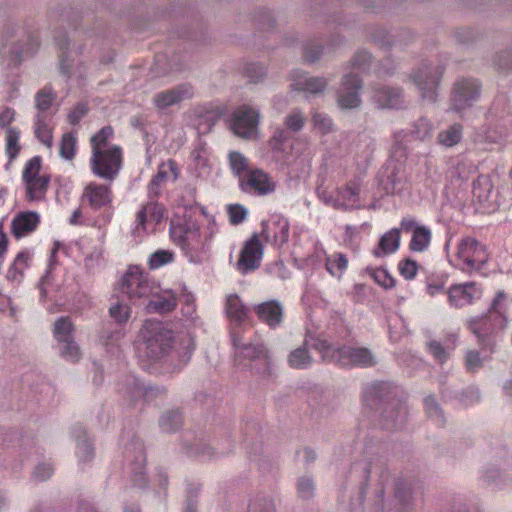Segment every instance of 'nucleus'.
<instances>
[{
	"mask_svg": "<svg viewBox=\"0 0 512 512\" xmlns=\"http://www.w3.org/2000/svg\"><path fill=\"white\" fill-rule=\"evenodd\" d=\"M84 198H86L89 204L95 209L107 206L111 202L108 187L102 185H88L84 191Z\"/></svg>",
	"mask_w": 512,
	"mask_h": 512,
	"instance_id": "nucleus-10",
	"label": "nucleus"
},
{
	"mask_svg": "<svg viewBox=\"0 0 512 512\" xmlns=\"http://www.w3.org/2000/svg\"><path fill=\"white\" fill-rule=\"evenodd\" d=\"M18 139V133L13 129H9L7 132V152L10 160L14 159L20 150Z\"/></svg>",
	"mask_w": 512,
	"mask_h": 512,
	"instance_id": "nucleus-27",
	"label": "nucleus"
},
{
	"mask_svg": "<svg viewBox=\"0 0 512 512\" xmlns=\"http://www.w3.org/2000/svg\"><path fill=\"white\" fill-rule=\"evenodd\" d=\"M38 138L46 145H51L52 136L50 130L43 124H39L36 130Z\"/></svg>",
	"mask_w": 512,
	"mask_h": 512,
	"instance_id": "nucleus-42",
	"label": "nucleus"
},
{
	"mask_svg": "<svg viewBox=\"0 0 512 512\" xmlns=\"http://www.w3.org/2000/svg\"><path fill=\"white\" fill-rule=\"evenodd\" d=\"M28 259L29 255L27 253L21 252L20 254H18L9 272L11 274V278L15 279L17 275H23V271L27 266Z\"/></svg>",
	"mask_w": 512,
	"mask_h": 512,
	"instance_id": "nucleus-26",
	"label": "nucleus"
},
{
	"mask_svg": "<svg viewBox=\"0 0 512 512\" xmlns=\"http://www.w3.org/2000/svg\"><path fill=\"white\" fill-rule=\"evenodd\" d=\"M230 162L233 170L240 174L248 168L247 160L239 153L234 152L230 155Z\"/></svg>",
	"mask_w": 512,
	"mask_h": 512,
	"instance_id": "nucleus-32",
	"label": "nucleus"
},
{
	"mask_svg": "<svg viewBox=\"0 0 512 512\" xmlns=\"http://www.w3.org/2000/svg\"><path fill=\"white\" fill-rule=\"evenodd\" d=\"M251 360V370L260 378L267 379L272 375L271 359L267 351L263 349H253L249 354Z\"/></svg>",
	"mask_w": 512,
	"mask_h": 512,
	"instance_id": "nucleus-9",
	"label": "nucleus"
},
{
	"mask_svg": "<svg viewBox=\"0 0 512 512\" xmlns=\"http://www.w3.org/2000/svg\"><path fill=\"white\" fill-rule=\"evenodd\" d=\"M375 279L385 288L392 287L394 284L393 278L383 269H378L375 272Z\"/></svg>",
	"mask_w": 512,
	"mask_h": 512,
	"instance_id": "nucleus-38",
	"label": "nucleus"
},
{
	"mask_svg": "<svg viewBox=\"0 0 512 512\" xmlns=\"http://www.w3.org/2000/svg\"><path fill=\"white\" fill-rule=\"evenodd\" d=\"M154 286L136 266L130 267L121 281V291L130 299H141L152 294Z\"/></svg>",
	"mask_w": 512,
	"mask_h": 512,
	"instance_id": "nucleus-4",
	"label": "nucleus"
},
{
	"mask_svg": "<svg viewBox=\"0 0 512 512\" xmlns=\"http://www.w3.org/2000/svg\"><path fill=\"white\" fill-rule=\"evenodd\" d=\"M286 140V137L283 132H278L274 137L271 139V146L274 150H281V146Z\"/></svg>",
	"mask_w": 512,
	"mask_h": 512,
	"instance_id": "nucleus-47",
	"label": "nucleus"
},
{
	"mask_svg": "<svg viewBox=\"0 0 512 512\" xmlns=\"http://www.w3.org/2000/svg\"><path fill=\"white\" fill-rule=\"evenodd\" d=\"M41 160L38 157L32 158L26 165L23 172V179L25 182L37 180V178L48 177L47 175H41Z\"/></svg>",
	"mask_w": 512,
	"mask_h": 512,
	"instance_id": "nucleus-19",
	"label": "nucleus"
},
{
	"mask_svg": "<svg viewBox=\"0 0 512 512\" xmlns=\"http://www.w3.org/2000/svg\"><path fill=\"white\" fill-rule=\"evenodd\" d=\"M61 343H63L62 354L65 357H69L71 360L79 358L80 348L73 338L61 341Z\"/></svg>",
	"mask_w": 512,
	"mask_h": 512,
	"instance_id": "nucleus-29",
	"label": "nucleus"
},
{
	"mask_svg": "<svg viewBox=\"0 0 512 512\" xmlns=\"http://www.w3.org/2000/svg\"><path fill=\"white\" fill-rule=\"evenodd\" d=\"M189 94V89L186 87H177L159 93L155 97V104L159 109H166L171 105L178 104Z\"/></svg>",
	"mask_w": 512,
	"mask_h": 512,
	"instance_id": "nucleus-13",
	"label": "nucleus"
},
{
	"mask_svg": "<svg viewBox=\"0 0 512 512\" xmlns=\"http://www.w3.org/2000/svg\"><path fill=\"white\" fill-rule=\"evenodd\" d=\"M263 253V246L258 235H253L244 245L238 260V268L242 272H247L259 266Z\"/></svg>",
	"mask_w": 512,
	"mask_h": 512,
	"instance_id": "nucleus-5",
	"label": "nucleus"
},
{
	"mask_svg": "<svg viewBox=\"0 0 512 512\" xmlns=\"http://www.w3.org/2000/svg\"><path fill=\"white\" fill-rule=\"evenodd\" d=\"M259 113L250 107L235 110L229 120L230 130L238 137L254 139L258 134Z\"/></svg>",
	"mask_w": 512,
	"mask_h": 512,
	"instance_id": "nucleus-3",
	"label": "nucleus"
},
{
	"mask_svg": "<svg viewBox=\"0 0 512 512\" xmlns=\"http://www.w3.org/2000/svg\"><path fill=\"white\" fill-rule=\"evenodd\" d=\"M184 312L186 315H192L195 312V297L191 293L183 294Z\"/></svg>",
	"mask_w": 512,
	"mask_h": 512,
	"instance_id": "nucleus-40",
	"label": "nucleus"
},
{
	"mask_svg": "<svg viewBox=\"0 0 512 512\" xmlns=\"http://www.w3.org/2000/svg\"><path fill=\"white\" fill-rule=\"evenodd\" d=\"M79 116H80V115H76V112H73L72 114H70V116H69V117H70V119H71V122L75 124V123L77 122V120H78Z\"/></svg>",
	"mask_w": 512,
	"mask_h": 512,
	"instance_id": "nucleus-51",
	"label": "nucleus"
},
{
	"mask_svg": "<svg viewBox=\"0 0 512 512\" xmlns=\"http://www.w3.org/2000/svg\"><path fill=\"white\" fill-rule=\"evenodd\" d=\"M80 215V212L79 211H76L74 213V215L72 216V219H71V222L75 223L76 222V219L79 217Z\"/></svg>",
	"mask_w": 512,
	"mask_h": 512,
	"instance_id": "nucleus-53",
	"label": "nucleus"
},
{
	"mask_svg": "<svg viewBox=\"0 0 512 512\" xmlns=\"http://www.w3.org/2000/svg\"><path fill=\"white\" fill-rule=\"evenodd\" d=\"M399 245V231L391 230L387 232L380 241V249L384 253L394 251Z\"/></svg>",
	"mask_w": 512,
	"mask_h": 512,
	"instance_id": "nucleus-21",
	"label": "nucleus"
},
{
	"mask_svg": "<svg viewBox=\"0 0 512 512\" xmlns=\"http://www.w3.org/2000/svg\"><path fill=\"white\" fill-rule=\"evenodd\" d=\"M172 259V254L168 251L161 250L155 252L150 258L151 268H157L163 264L168 263Z\"/></svg>",
	"mask_w": 512,
	"mask_h": 512,
	"instance_id": "nucleus-31",
	"label": "nucleus"
},
{
	"mask_svg": "<svg viewBox=\"0 0 512 512\" xmlns=\"http://www.w3.org/2000/svg\"><path fill=\"white\" fill-rule=\"evenodd\" d=\"M291 87L294 91H306L311 94L322 93L327 87V81L323 77H310L307 79H294Z\"/></svg>",
	"mask_w": 512,
	"mask_h": 512,
	"instance_id": "nucleus-14",
	"label": "nucleus"
},
{
	"mask_svg": "<svg viewBox=\"0 0 512 512\" xmlns=\"http://www.w3.org/2000/svg\"><path fill=\"white\" fill-rule=\"evenodd\" d=\"M227 313L235 321L246 318L247 312L237 296H230L227 301Z\"/></svg>",
	"mask_w": 512,
	"mask_h": 512,
	"instance_id": "nucleus-17",
	"label": "nucleus"
},
{
	"mask_svg": "<svg viewBox=\"0 0 512 512\" xmlns=\"http://www.w3.org/2000/svg\"><path fill=\"white\" fill-rule=\"evenodd\" d=\"M245 179V182L241 180V185H247L258 194H267L275 189V183L261 170H250L246 173Z\"/></svg>",
	"mask_w": 512,
	"mask_h": 512,
	"instance_id": "nucleus-7",
	"label": "nucleus"
},
{
	"mask_svg": "<svg viewBox=\"0 0 512 512\" xmlns=\"http://www.w3.org/2000/svg\"><path fill=\"white\" fill-rule=\"evenodd\" d=\"M405 227H406V228H411V227H412V224H410V223H409V224H405Z\"/></svg>",
	"mask_w": 512,
	"mask_h": 512,
	"instance_id": "nucleus-54",
	"label": "nucleus"
},
{
	"mask_svg": "<svg viewBox=\"0 0 512 512\" xmlns=\"http://www.w3.org/2000/svg\"><path fill=\"white\" fill-rule=\"evenodd\" d=\"M348 265L347 258L338 254L334 260L328 259L326 262V268L332 275H339L340 272L345 269Z\"/></svg>",
	"mask_w": 512,
	"mask_h": 512,
	"instance_id": "nucleus-25",
	"label": "nucleus"
},
{
	"mask_svg": "<svg viewBox=\"0 0 512 512\" xmlns=\"http://www.w3.org/2000/svg\"><path fill=\"white\" fill-rule=\"evenodd\" d=\"M14 119V111L6 108L0 113V126L5 127L12 122Z\"/></svg>",
	"mask_w": 512,
	"mask_h": 512,
	"instance_id": "nucleus-44",
	"label": "nucleus"
},
{
	"mask_svg": "<svg viewBox=\"0 0 512 512\" xmlns=\"http://www.w3.org/2000/svg\"><path fill=\"white\" fill-rule=\"evenodd\" d=\"M39 217L35 212L20 213L12 223V231L16 237H21L35 229Z\"/></svg>",
	"mask_w": 512,
	"mask_h": 512,
	"instance_id": "nucleus-11",
	"label": "nucleus"
},
{
	"mask_svg": "<svg viewBox=\"0 0 512 512\" xmlns=\"http://www.w3.org/2000/svg\"><path fill=\"white\" fill-rule=\"evenodd\" d=\"M289 365L296 369L304 368L311 361V357L308 353L306 343L303 347L297 348L292 351L289 355Z\"/></svg>",
	"mask_w": 512,
	"mask_h": 512,
	"instance_id": "nucleus-16",
	"label": "nucleus"
},
{
	"mask_svg": "<svg viewBox=\"0 0 512 512\" xmlns=\"http://www.w3.org/2000/svg\"><path fill=\"white\" fill-rule=\"evenodd\" d=\"M230 220L234 224H238L245 218L246 211L242 206L232 205L228 209Z\"/></svg>",
	"mask_w": 512,
	"mask_h": 512,
	"instance_id": "nucleus-36",
	"label": "nucleus"
},
{
	"mask_svg": "<svg viewBox=\"0 0 512 512\" xmlns=\"http://www.w3.org/2000/svg\"><path fill=\"white\" fill-rule=\"evenodd\" d=\"M344 356L349 357V349H345V351L341 348L333 347L331 350L330 356L327 359H330L335 362H341L344 359Z\"/></svg>",
	"mask_w": 512,
	"mask_h": 512,
	"instance_id": "nucleus-43",
	"label": "nucleus"
},
{
	"mask_svg": "<svg viewBox=\"0 0 512 512\" xmlns=\"http://www.w3.org/2000/svg\"><path fill=\"white\" fill-rule=\"evenodd\" d=\"M300 487L302 490H309L312 487V483L309 480H305L300 483Z\"/></svg>",
	"mask_w": 512,
	"mask_h": 512,
	"instance_id": "nucleus-49",
	"label": "nucleus"
},
{
	"mask_svg": "<svg viewBox=\"0 0 512 512\" xmlns=\"http://www.w3.org/2000/svg\"><path fill=\"white\" fill-rule=\"evenodd\" d=\"M150 300L146 306L148 312L155 313H168L174 310L176 307V298L171 292H165L163 295H160L155 287L152 289V294H150Z\"/></svg>",
	"mask_w": 512,
	"mask_h": 512,
	"instance_id": "nucleus-8",
	"label": "nucleus"
},
{
	"mask_svg": "<svg viewBox=\"0 0 512 512\" xmlns=\"http://www.w3.org/2000/svg\"><path fill=\"white\" fill-rule=\"evenodd\" d=\"M208 113L211 114L210 119L212 121H215L219 117V115H220L218 109L209 111Z\"/></svg>",
	"mask_w": 512,
	"mask_h": 512,
	"instance_id": "nucleus-50",
	"label": "nucleus"
},
{
	"mask_svg": "<svg viewBox=\"0 0 512 512\" xmlns=\"http://www.w3.org/2000/svg\"><path fill=\"white\" fill-rule=\"evenodd\" d=\"M112 134L110 127L103 128L91 140L93 146L92 169L95 174L105 179H113L121 164L119 148L112 146L108 138Z\"/></svg>",
	"mask_w": 512,
	"mask_h": 512,
	"instance_id": "nucleus-1",
	"label": "nucleus"
},
{
	"mask_svg": "<svg viewBox=\"0 0 512 512\" xmlns=\"http://www.w3.org/2000/svg\"><path fill=\"white\" fill-rule=\"evenodd\" d=\"M417 272V266L412 261H406L402 267V274L408 278L413 277Z\"/></svg>",
	"mask_w": 512,
	"mask_h": 512,
	"instance_id": "nucleus-46",
	"label": "nucleus"
},
{
	"mask_svg": "<svg viewBox=\"0 0 512 512\" xmlns=\"http://www.w3.org/2000/svg\"><path fill=\"white\" fill-rule=\"evenodd\" d=\"M304 118L301 113L293 112L286 118V126L293 132L299 131L303 127Z\"/></svg>",
	"mask_w": 512,
	"mask_h": 512,
	"instance_id": "nucleus-33",
	"label": "nucleus"
},
{
	"mask_svg": "<svg viewBox=\"0 0 512 512\" xmlns=\"http://www.w3.org/2000/svg\"><path fill=\"white\" fill-rule=\"evenodd\" d=\"M129 313V307L120 302L116 303L114 306L110 308L111 317L114 318L118 323L127 321Z\"/></svg>",
	"mask_w": 512,
	"mask_h": 512,
	"instance_id": "nucleus-28",
	"label": "nucleus"
},
{
	"mask_svg": "<svg viewBox=\"0 0 512 512\" xmlns=\"http://www.w3.org/2000/svg\"><path fill=\"white\" fill-rule=\"evenodd\" d=\"M75 152V139L71 134L63 136L61 141V155L67 159H71Z\"/></svg>",
	"mask_w": 512,
	"mask_h": 512,
	"instance_id": "nucleus-30",
	"label": "nucleus"
},
{
	"mask_svg": "<svg viewBox=\"0 0 512 512\" xmlns=\"http://www.w3.org/2000/svg\"><path fill=\"white\" fill-rule=\"evenodd\" d=\"M185 233L186 236L184 237V240H186L188 242V245H190L192 241L197 239L199 229L194 224H190Z\"/></svg>",
	"mask_w": 512,
	"mask_h": 512,
	"instance_id": "nucleus-45",
	"label": "nucleus"
},
{
	"mask_svg": "<svg viewBox=\"0 0 512 512\" xmlns=\"http://www.w3.org/2000/svg\"><path fill=\"white\" fill-rule=\"evenodd\" d=\"M313 123L315 128L322 134H326L331 130L330 121L320 114H315L313 116Z\"/></svg>",
	"mask_w": 512,
	"mask_h": 512,
	"instance_id": "nucleus-34",
	"label": "nucleus"
},
{
	"mask_svg": "<svg viewBox=\"0 0 512 512\" xmlns=\"http://www.w3.org/2000/svg\"><path fill=\"white\" fill-rule=\"evenodd\" d=\"M245 73L252 81H258L265 76L264 69L254 64L246 65Z\"/></svg>",
	"mask_w": 512,
	"mask_h": 512,
	"instance_id": "nucleus-35",
	"label": "nucleus"
},
{
	"mask_svg": "<svg viewBox=\"0 0 512 512\" xmlns=\"http://www.w3.org/2000/svg\"><path fill=\"white\" fill-rule=\"evenodd\" d=\"M7 237L4 233L0 232V256H2L7 250Z\"/></svg>",
	"mask_w": 512,
	"mask_h": 512,
	"instance_id": "nucleus-48",
	"label": "nucleus"
},
{
	"mask_svg": "<svg viewBox=\"0 0 512 512\" xmlns=\"http://www.w3.org/2000/svg\"><path fill=\"white\" fill-rule=\"evenodd\" d=\"M323 49L319 45H311L306 48L305 56L308 61L314 62L320 58L322 55Z\"/></svg>",
	"mask_w": 512,
	"mask_h": 512,
	"instance_id": "nucleus-41",
	"label": "nucleus"
},
{
	"mask_svg": "<svg viewBox=\"0 0 512 512\" xmlns=\"http://www.w3.org/2000/svg\"><path fill=\"white\" fill-rule=\"evenodd\" d=\"M352 84L350 76L346 75L338 90V103L342 108L348 109L352 103Z\"/></svg>",
	"mask_w": 512,
	"mask_h": 512,
	"instance_id": "nucleus-18",
	"label": "nucleus"
},
{
	"mask_svg": "<svg viewBox=\"0 0 512 512\" xmlns=\"http://www.w3.org/2000/svg\"><path fill=\"white\" fill-rule=\"evenodd\" d=\"M74 330L73 324L67 318H60L55 323V334L57 339L61 342L64 340L72 339V332Z\"/></svg>",
	"mask_w": 512,
	"mask_h": 512,
	"instance_id": "nucleus-20",
	"label": "nucleus"
},
{
	"mask_svg": "<svg viewBox=\"0 0 512 512\" xmlns=\"http://www.w3.org/2000/svg\"><path fill=\"white\" fill-rule=\"evenodd\" d=\"M182 231H183V228H182V227H174V228L172 229V234H173L174 236H177V235H178V233H181Z\"/></svg>",
	"mask_w": 512,
	"mask_h": 512,
	"instance_id": "nucleus-52",
	"label": "nucleus"
},
{
	"mask_svg": "<svg viewBox=\"0 0 512 512\" xmlns=\"http://www.w3.org/2000/svg\"><path fill=\"white\" fill-rule=\"evenodd\" d=\"M256 313L260 320L269 326H276L282 318V309L275 301H269L257 306Z\"/></svg>",
	"mask_w": 512,
	"mask_h": 512,
	"instance_id": "nucleus-12",
	"label": "nucleus"
},
{
	"mask_svg": "<svg viewBox=\"0 0 512 512\" xmlns=\"http://www.w3.org/2000/svg\"><path fill=\"white\" fill-rule=\"evenodd\" d=\"M412 238V248L415 250L423 249L429 243V232L422 227H415Z\"/></svg>",
	"mask_w": 512,
	"mask_h": 512,
	"instance_id": "nucleus-23",
	"label": "nucleus"
},
{
	"mask_svg": "<svg viewBox=\"0 0 512 512\" xmlns=\"http://www.w3.org/2000/svg\"><path fill=\"white\" fill-rule=\"evenodd\" d=\"M178 342L185 356H188L194 349V340L190 335L181 336Z\"/></svg>",
	"mask_w": 512,
	"mask_h": 512,
	"instance_id": "nucleus-39",
	"label": "nucleus"
},
{
	"mask_svg": "<svg viewBox=\"0 0 512 512\" xmlns=\"http://www.w3.org/2000/svg\"><path fill=\"white\" fill-rule=\"evenodd\" d=\"M55 95L49 90H41L36 95V107L39 111H46L50 108Z\"/></svg>",
	"mask_w": 512,
	"mask_h": 512,
	"instance_id": "nucleus-24",
	"label": "nucleus"
},
{
	"mask_svg": "<svg viewBox=\"0 0 512 512\" xmlns=\"http://www.w3.org/2000/svg\"><path fill=\"white\" fill-rule=\"evenodd\" d=\"M314 347L318 352L322 354L323 358L327 359L328 356H330L331 350H333L334 346L325 339H317Z\"/></svg>",
	"mask_w": 512,
	"mask_h": 512,
	"instance_id": "nucleus-37",
	"label": "nucleus"
},
{
	"mask_svg": "<svg viewBox=\"0 0 512 512\" xmlns=\"http://www.w3.org/2000/svg\"><path fill=\"white\" fill-rule=\"evenodd\" d=\"M164 216V209L157 203H149L137 214L136 232H147L153 229Z\"/></svg>",
	"mask_w": 512,
	"mask_h": 512,
	"instance_id": "nucleus-6",
	"label": "nucleus"
},
{
	"mask_svg": "<svg viewBox=\"0 0 512 512\" xmlns=\"http://www.w3.org/2000/svg\"><path fill=\"white\" fill-rule=\"evenodd\" d=\"M167 169L172 171L174 179L178 177L176 164L173 161H169L167 164H162L160 166L157 175L152 180L153 187H158L162 182H164L167 179Z\"/></svg>",
	"mask_w": 512,
	"mask_h": 512,
	"instance_id": "nucleus-22",
	"label": "nucleus"
},
{
	"mask_svg": "<svg viewBox=\"0 0 512 512\" xmlns=\"http://www.w3.org/2000/svg\"><path fill=\"white\" fill-rule=\"evenodd\" d=\"M146 356L152 360L165 357L173 347L174 337L171 330L160 322H148L142 330Z\"/></svg>",
	"mask_w": 512,
	"mask_h": 512,
	"instance_id": "nucleus-2",
	"label": "nucleus"
},
{
	"mask_svg": "<svg viewBox=\"0 0 512 512\" xmlns=\"http://www.w3.org/2000/svg\"><path fill=\"white\" fill-rule=\"evenodd\" d=\"M25 183L28 199L30 201H38L41 200L46 193L49 177H41L37 178V180H32Z\"/></svg>",
	"mask_w": 512,
	"mask_h": 512,
	"instance_id": "nucleus-15",
	"label": "nucleus"
}]
</instances>
